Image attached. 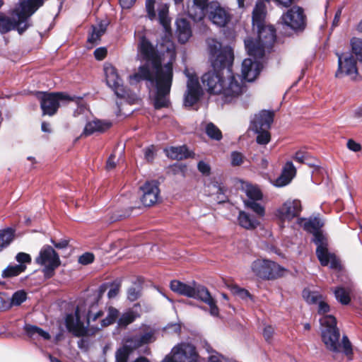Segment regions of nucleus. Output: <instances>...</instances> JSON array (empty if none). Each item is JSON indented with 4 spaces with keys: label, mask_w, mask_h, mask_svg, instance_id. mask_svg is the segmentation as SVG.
<instances>
[{
    "label": "nucleus",
    "mask_w": 362,
    "mask_h": 362,
    "mask_svg": "<svg viewBox=\"0 0 362 362\" xmlns=\"http://www.w3.org/2000/svg\"><path fill=\"white\" fill-rule=\"evenodd\" d=\"M137 48L138 56L146 62L139 67L137 72L129 76L131 82L133 81L136 83L141 81H155L156 94L154 107L160 109L168 107L169 94L173 81L172 62H168L162 66L160 57L156 47L144 35L139 36Z\"/></svg>",
    "instance_id": "obj_1"
},
{
    "label": "nucleus",
    "mask_w": 362,
    "mask_h": 362,
    "mask_svg": "<svg viewBox=\"0 0 362 362\" xmlns=\"http://www.w3.org/2000/svg\"><path fill=\"white\" fill-rule=\"evenodd\" d=\"M218 70L209 71L202 77L203 86L211 94L222 95L225 103H230L243 91V80L237 75L226 74Z\"/></svg>",
    "instance_id": "obj_2"
},
{
    "label": "nucleus",
    "mask_w": 362,
    "mask_h": 362,
    "mask_svg": "<svg viewBox=\"0 0 362 362\" xmlns=\"http://www.w3.org/2000/svg\"><path fill=\"white\" fill-rule=\"evenodd\" d=\"M45 0H19L18 4L10 11V16L0 13V33L16 30L19 34L30 25V16L42 6Z\"/></svg>",
    "instance_id": "obj_3"
},
{
    "label": "nucleus",
    "mask_w": 362,
    "mask_h": 362,
    "mask_svg": "<svg viewBox=\"0 0 362 362\" xmlns=\"http://www.w3.org/2000/svg\"><path fill=\"white\" fill-rule=\"evenodd\" d=\"M320 322L322 340L328 350L334 353L342 351L346 356L352 354L351 344L346 336H343L341 343L339 342L340 333L337 327V320L333 315H323Z\"/></svg>",
    "instance_id": "obj_4"
},
{
    "label": "nucleus",
    "mask_w": 362,
    "mask_h": 362,
    "mask_svg": "<svg viewBox=\"0 0 362 362\" xmlns=\"http://www.w3.org/2000/svg\"><path fill=\"white\" fill-rule=\"evenodd\" d=\"M170 286L171 290L175 293L205 303L210 308L211 315L218 316L219 311L216 302L205 286L194 282L192 285H189L177 280L171 281Z\"/></svg>",
    "instance_id": "obj_5"
},
{
    "label": "nucleus",
    "mask_w": 362,
    "mask_h": 362,
    "mask_svg": "<svg viewBox=\"0 0 362 362\" xmlns=\"http://www.w3.org/2000/svg\"><path fill=\"white\" fill-rule=\"evenodd\" d=\"M258 28V37L245 40V49L250 56L261 59L264 57L265 49L272 48L276 40V30L272 25H262Z\"/></svg>",
    "instance_id": "obj_6"
},
{
    "label": "nucleus",
    "mask_w": 362,
    "mask_h": 362,
    "mask_svg": "<svg viewBox=\"0 0 362 362\" xmlns=\"http://www.w3.org/2000/svg\"><path fill=\"white\" fill-rule=\"evenodd\" d=\"M65 325L69 332H71L74 336L77 337H82L78 341V347L84 351L89 349L90 341L86 337L94 334L88 328V326H84L83 322L81 320L78 308H76L75 316L72 314L66 315L65 317Z\"/></svg>",
    "instance_id": "obj_7"
},
{
    "label": "nucleus",
    "mask_w": 362,
    "mask_h": 362,
    "mask_svg": "<svg viewBox=\"0 0 362 362\" xmlns=\"http://www.w3.org/2000/svg\"><path fill=\"white\" fill-rule=\"evenodd\" d=\"M251 269L257 277L264 280H274L284 275V268L266 259H257L251 264Z\"/></svg>",
    "instance_id": "obj_8"
},
{
    "label": "nucleus",
    "mask_w": 362,
    "mask_h": 362,
    "mask_svg": "<svg viewBox=\"0 0 362 362\" xmlns=\"http://www.w3.org/2000/svg\"><path fill=\"white\" fill-rule=\"evenodd\" d=\"M312 241L317 246L316 255L320 264L325 267L330 264L332 269H337L339 266V262L335 255L328 251V240L322 230L313 235Z\"/></svg>",
    "instance_id": "obj_9"
},
{
    "label": "nucleus",
    "mask_w": 362,
    "mask_h": 362,
    "mask_svg": "<svg viewBox=\"0 0 362 362\" xmlns=\"http://www.w3.org/2000/svg\"><path fill=\"white\" fill-rule=\"evenodd\" d=\"M37 95L43 115L49 116L56 114L60 102L74 100L73 98L64 93L39 92Z\"/></svg>",
    "instance_id": "obj_10"
},
{
    "label": "nucleus",
    "mask_w": 362,
    "mask_h": 362,
    "mask_svg": "<svg viewBox=\"0 0 362 362\" xmlns=\"http://www.w3.org/2000/svg\"><path fill=\"white\" fill-rule=\"evenodd\" d=\"M36 262L45 266L43 273L46 278L54 275V270L60 265L59 255L49 245L44 246L40 251Z\"/></svg>",
    "instance_id": "obj_11"
},
{
    "label": "nucleus",
    "mask_w": 362,
    "mask_h": 362,
    "mask_svg": "<svg viewBox=\"0 0 362 362\" xmlns=\"http://www.w3.org/2000/svg\"><path fill=\"white\" fill-rule=\"evenodd\" d=\"M243 190L247 196V199L244 200L245 207L252 211L257 216L264 217L265 208L259 202L262 199L263 194L259 187L247 183L243 186Z\"/></svg>",
    "instance_id": "obj_12"
},
{
    "label": "nucleus",
    "mask_w": 362,
    "mask_h": 362,
    "mask_svg": "<svg viewBox=\"0 0 362 362\" xmlns=\"http://www.w3.org/2000/svg\"><path fill=\"white\" fill-rule=\"evenodd\" d=\"M284 25L289 27L293 30L304 29L306 24V16L303 9L294 6L284 13L281 18Z\"/></svg>",
    "instance_id": "obj_13"
},
{
    "label": "nucleus",
    "mask_w": 362,
    "mask_h": 362,
    "mask_svg": "<svg viewBox=\"0 0 362 362\" xmlns=\"http://www.w3.org/2000/svg\"><path fill=\"white\" fill-rule=\"evenodd\" d=\"M211 65L215 70L222 71L228 75H234L232 73V64L233 61V52L230 47H224L221 50L211 57Z\"/></svg>",
    "instance_id": "obj_14"
},
{
    "label": "nucleus",
    "mask_w": 362,
    "mask_h": 362,
    "mask_svg": "<svg viewBox=\"0 0 362 362\" xmlns=\"http://www.w3.org/2000/svg\"><path fill=\"white\" fill-rule=\"evenodd\" d=\"M337 55L338 69L335 74L336 77L341 78L345 75L350 76L353 81L361 80L355 58L351 54L345 57L338 54Z\"/></svg>",
    "instance_id": "obj_15"
},
{
    "label": "nucleus",
    "mask_w": 362,
    "mask_h": 362,
    "mask_svg": "<svg viewBox=\"0 0 362 362\" xmlns=\"http://www.w3.org/2000/svg\"><path fill=\"white\" fill-rule=\"evenodd\" d=\"M301 211V202L299 199H289L276 209L275 215L281 221H291L298 217Z\"/></svg>",
    "instance_id": "obj_16"
},
{
    "label": "nucleus",
    "mask_w": 362,
    "mask_h": 362,
    "mask_svg": "<svg viewBox=\"0 0 362 362\" xmlns=\"http://www.w3.org/2000/svg\"><path fill=\"white\" fill-rule=\"evenodd\" d=\"M104 71L107 85L114 91L115 94L118 98H125L127 90L123 86L122 80L119 78L115 67L112 64H105Z\"/></svg>",
    "instance_id": "obj_17"
},
{
    "label": "nucleus",
    "mask_w": 362,
    "mask_h": 362,
    "mask_svg": "<svg viewBox=\"0 0 362 362\" xmlns=\"http://www.w3.org/2000/svg\"><path fill=\"white\" fill-rule=\"evenodd\" d=\"M188 354L192 357L196 355L194 346L188 343H180L172 349L163 362H186Z\"/></svg>",
    "instance_id": "obj_18"
},
{
    "label": "nucleus",
    "mask_w": 362,
    "mask_h": 362,
    "mask_svg": "<svg viewBox=\"0 0 362 362\" xmlns=\"http://www.w3.org/2000/svg\"><path fill=\"white\" fill-rule=\"evenodd\" d=\"M187 88L184 104L185 106L192 107L199 101L202 93L198 78L194 76H188Z\"/></svg>",
    "instance_id": "obj_19"
},
{
    "label": "nucleus",
    "mask_w": 362,
    "mask_h": 362,
    "mask_svg": "<svg viewBox=\"0 0 362 362\" xmlns=\"http://www.w3.org/2000/svg\"><path fill=\"white\" fill-rule=\"evenodd\" d=\"M208 17L212 23L218 27L226 26L231 18L229 12L217 3L210 4Z\"/></svg>",
    "instance_id": "obj_20"
},
{
    "label": "nucleus",
    "mask_w": 362,
    "mask_h": 362,
    "mask_svg": "<svg viewBox=\"0 0 362 362\" xmlns=\"http://www.w3.org/2000/svg\"><path fill=\"white\" fill-rule=\"evenodd\" d=\"M141 190L143 192L141 201L144 206H151L158 202L160 191L157 182H146L141 187Z\"/></svg>",
    "instance_id": "obj_21"
},
{
    "label": "nucleus",
    "mask_w": 362,
    "mask_h": 362,
    "mask_svg": "<svg viewBox=\"0 0 362 362\" xmlns=\"http://www.w3.org/2000/svg\"><path fill=\"white\" fill-rule=\"evenodd\" d=\"M273 121V112L262 110L258 114L255 115L254 118L251 120V129L254 132L270 129Z\"/></svg>",
    "instance_id": "obj_22"
},
{
    "label": "nucleus",
    "mask_w": 362,
    "mask_h": 362,
    "mask_svg": "<svg viewBox=\"0 0 362 362\" xmlns=\"http://www.w3.org/2000/svg\"><path fill=\"white\" fill-rule=\"evenodd\" d=\"M260 73V64L250 58L245 59L242 63V76L247 81H253Z\"/></svg>",
    "instance_id": "obj_23"
},
{
    "label": "nucleus",
    "mask_w": 362,
    "mask_h": 362,
    "mask_svg": "<svg viewBox=\"0 0 362 362\" xmlns=\"http://www.w3.org/2000/svg\"><path fill=\"white\" fill-rule=\"evenodd\" d=\"M260 217L256 214H250L244 211H240L238 216V225L246 230H254L260 225Z\"/></svg>",
    "instance_id": "obj_24"
},
{
    "label": "nucleus",
    "mask_w": 362,
    "mask_h": 362,
    "mask_svg": "<svg viewBox=\"0 0 362 362\" xmlns=\"http://www.w3.org/2000/svg\"><path fill=\"white\" fill-rule=\"evenodd\" d=\"M296 173V168L291 161H288L282 170L281 175L276 179L274 185L278 187L288 185L294 177Z\"/></svg>",
    "instance_id": "obj_25"
},
{
    "label": "nucleus",
    "mask_w": 362,
    "mask_h": 362,
    "mask_svg": "<svg viewBox=\"0 0 362 362\" xmlns=\"http://www.w3.org/2000/svg\"><path fill=\"white\" fill-rule=\"evenodd\" d=\"M334 296L338 302L342 305H348L351 301V294L354 291V285L349 283L345 286H339L332 288Z\"/></svg>",
    "instance_id": "obj_26"
},
{
    "label": "nucleus",
    "mask_w": 362,
    "mask_h": 362,
    "mask_svg": "<svg viewBox=\"0 0 362 362\" xmlns=\"http://www.w3.org/2000/svg\"><path fill=\"white\" fill-rule=\"evenodd\" d=\"M176 33L178 41L185 44L192 36V29L188 21L185 18H179L176 21Z\"/></svg>",
    "instance_id": "obj_27"
},
{
    "label": "nucleus",
    "mask_w": 362,
    "mask_h": 362,
    "mask_svg": "<svg viewBox=\"0 0 362 362\" xmlns=\"http://www.w3.org/2000/svg\"><path fill=\"white\" fill-rule=\"evenodd\" d=\"M111 124L109 122L100 119L93 120L86 124L83 134L89 136L95 132H104L111 127Z\"/></svg>",
    "instance_id": "obj_28"
},
{
    "label": "nucleus",
    "mask_w": 362,
    "mask_h": 362,
    "mask_svg": "<svg viewBox=\"0 0 362 362\" xmlns=\"http://www.w3.org/2000/svg\"><path fill=\"white\" fill-rule=\"evenodd\" d=\"M154 332L153 330L144 332L141 335H136L129 338L127 343H129L134 349L142 346L144 344L152 342L154 340Z\"/></svg>",
    "instance_id": "obj_29"
},
{
    "label": "nucleus",
    "mask_w": 362,
    "mask_h": 362,
    "mask_svg": "<svg viewBox=\"0 0 362 362\" xmlns=\"http://www.w3.org/2000/svg\"><path fill=\"white\" fill-rule=\"evenodd\" d=\"M166 156L173 160H181L192 156V153L185 146H171L165 148Z\"/></svg>",
    "instance_id": "obj_30"
},
{
    "label": "nucleus",
    "mask_w": 362,
    "mask_h": 362,
    "mask_svg": "<svg viewBox=\"0 0 362 362\" xmlns=\"http://www.w3.org/2000/svg\"><path fill=\"white\" fill-rule=\"evenodd\" d=\"M298 223L303 226V229L312 233L313 235L322 231L321 228L323 226V223L318 218L309 219L298 218Z\"/></svg>",
    "instance_id": "obj_31"
},
{
    "label": "nucleus",
    "mask_w": 362,
    "mask_h": 362,
    "mask_svg": "<svg viewBox=\"0 0 362 362\" xmlns=\"http://www.w3.org/2000/svg\"><path fill=\"white\" fill-rule=\"evenodd\" d=\"M23 330L27 336L33 339L41 337L43 339L49 340L51 338L50 334L47 332L36 325L25 324L23 327Z\"/></svg>",
    "instance_id": "obj_32"
},
{
    "label": "nucleus",
    "mask_w": 362,
    "mask_h": 362,
    "mask_svg": "<svg viewBox=\"0 0 362 362\" xmlns=\"http://www.w3.org/2000/svg\"><path fill=\"white\" fill-rule=\"evenodd\" d=\"M207 8L204 5L192 2V5L187 6V14L194 21H201L205 17Z\"/></svg>",
    "instance_id": "obj_33"
},
{
    "label": "nucleus",
    "mask_w": 362,
    "mask_h": 362,
    "mask_svg": "<svg viewBox=\"0 0 362 362\" xmlns=\"http://www.w3.org/2000/svg\"><path fill=\"white\" fill-rule=\"evenodd\" d=\"M106 31V25L103 23H100L97 25L92 26V31L89 34L87 42L91 46L96 45L100 41L101 36Z\"/></svg>",
    "instance_id": "obj_34"
},
{
    "label": "nucleus",
    "mask_w": 362,
    "mask_h": 362,
    "mask_svg": "<svg viewBox=\"0 0 362 362\" xmlns=\"http://www.w3.org/2000/svg\"><path fill=\"white\" fill-rule=\"evenodd\" d=\"M139 317L140 315L137 311L133 309H129L123 313L120 316L118 320V325L121 327H125Z\"/></svg>",
    "instance_id": "obj_35"
},
{
    "label": "nucleus",
    "mask_w": 362,
    "mask_h": 362,
    "mask_svg": "<svg viewBox=\"0 0 362 362\" xmlns=\"http://www.w3.org/2000/svg\"><path fill=\"white\" fill-rule=\"evenodd\" d=\"M14 232V230L11 228L0 230V252L13 241Z\"/></svg>",
    "instance_id": "obj_36"
},
{
    "label": "nucleus",
    "mask_w": 362,
    "mask_h": 362,
    "mask_svg": "<svg viewBox=\"0 0 362 362\" xmlns=\"http://www.w3.org/2000/svg\"><path fill=\"white\" fill-rule=\"evenodd\" d=\"M25 269V264L8 265L4 270H3L1 276L3 278H11L16 276L23 272Z\"/></svg>",
    "instance_id": "obj_37"
},
{
    "label": "nucleus",
    "mask_w": 362,
    "mask_h": 362,
    "mask_svg": "<svg viewBox=\"0 0 362 362\" xmlns=\"http://www.w3.org/2000/svg\"><path fill=\"white\" fill-rule=\"evenodd\" d=\"M134 349L129 343H127L122 348L119 349L115 354L116 362H127L129 354Z\"/></svg>",
    "instance_id": "obj_38"
},
{
    "label": "nucleus",
    "mask_w": 362,
    "mask_h": 362,
    "mask_svg": "<svg viewBox=\"0 0 362 362\" xmlns=\"http://www.w3.org/2000/svg\"><path fill=\"white\" fill-rule=\"evenodd\" d=\"M350 45L352 52L356 55L358 60L362 63V39L354 37L350 40Z\"/></svg>",
    "instance_id": "obj_39"
},
{
    "label": "nucleus",
    "mask_w": 362,
    "mask_h": 362,
    "mask_svg": "<svg viewBox=\"0 0 362 362\" xmlns=\"http://www.w3.org/2000/svg\"><path fill=\"white\" fill-rule=\"evenodd\" d=\"M119 316V311L117 309L110 307L107 310V317L101 320V326L102 327H107L108 325H110L113 324L116 320L118 318Z\"/></svg>",
    "instance_id": "obj_40"
},
{
    "label": "nucleus",
    "mask_w": 362,
    "mask_h": 362,
    "mask_svg": "<svg viewBox=\"0 0 362 362\" xmlns=\"http://www.w3.org/2000/svg\"><path fill=\"white\" fill-rule=\"evenodd\" d=\"M205 131L208 136L211 139L220 141L222 139L221 130L211 122L206 124Z\"/></svg>",
    "instance_id": "obj_41"
},
{
    "label": "nucleus",
    "mask_w": 362,
    "mask_h": 362,
    "mask_svg": "<svg viewBox=\"0 0 362 362\" xmlns=\"http://www.w3.org/2000/svg\"><path fill=\"white\" fill-rule=\"evenodd\" d=\"M269 129H261L259 132H255L257 134L256 140L257 144L260 145H266L267 144L271 139V135L269 132Z\"/></svg>",
    "instance_id": "obj_42"
},
{
    "label": "nucleus",
    "mask_w": 362,
    "mask_h": 362,
    "mask_svg": "<svg viewBox=\"0 0 362 362\" xmlns=\"http://www.w3.org/2000/svg\"><path fill=\"white\" fill-rule=\"evenodd\" d=\"M208 48L210 54V59L211 57H214L219 50H221L223 47H221V44L214 39H209L207 40Z\"/></svg>",
    "instance_id": "obj_43"
},
{
    "label": "nucleus",
    "mask_w": 362,
    "mask_h": 362,
    "mask_svg": "<svg viewBox=\"0 0 362 362\" xmlns=\"http://www.w3.org/2000/svg\"><path fill=\"white\" fill-rule=\"evenodd\" d=\"M27 298V294L24 291H18L15 292L11 298V305H20Z\"/></svg>",
    "instance_id": "obj_44"
},
{
    "label": "nucleus",
    "mask_w": 362,
    "mask_h": 362,
    "mask_svg": "<svg viewBox=\"0 0 362 362\" xmlns=\"http://www.w3.org/2000/svg\"><path fill=\"white\" fill-rule=\"evenodd\" d=\"M264 13L258 7H256L252 12V23L253 25H257V28H260L263 25Z\"/></svg>",
    "instance_id": "obj_45"
},
{
    "label": "nucleus",
    "mask_w": 362,
    "mask_h": 362,
    "mask_svg": "<svg viewBox=\"0 0 362 362\" xmlns=\"http://www.w3.org/2000/svg\"><path fill=\"white\" fill-rule=\"evenodd\" d=\"M98 303H94L91 307L90 308V310L88 312L87 314V326L89 325V322L90 320L95 321L97 319L103 316V312L102 310L97 311L96 313H93L94 308L97 306Z\"/></svg>",
    "instance_id": "obj_46"
},
{
    "label": "nucleus",
    "mask_w": 362,
    "mask_h": 362,
    "mask_svg": "<svg viewBox=\"0 0 362 362\" xmlns=\"http://www.w3.org/2000/svg\"><path fill=\"white\" fill-rule=\"evenodd\" d=\"M98 303H94L91 307L90 308V310L88 312L87 314V326L89 325V322L90 320L95 321L97 319L103 316V312L102 310L97 311L96 313H93L94 308L97 306Z\"/></svg>",
    "instance_id": "obj_47"
},
{
    "label": "nucleus",
    "mask_w": 362,
    "mask_h": 362,
    "mask_svg": "<svg viewBox=\"0 0 362 362\" xmlns=\"http://www.w3.org/2000/svg\"><path fill=\"white\" fill-rule=\"evenodd\" d=\"M303 297L309 303H317L321 296L316 292H310L304 290L303 292Z\"/></svg>",
    "instance_id": "obj_48"
},
{
    "label": "nucleus",
    "mask_w": 362,
    "mask_h": 362,
    "mask_svg": "<svg viewBox=\"0 0 362 362\" xmlns=\"http://www.w3.org/2000/svg\"><path fill=\"white\" fill-rule=\"evenodd\" d=\"M168 8L163 5L158 9V18L160 24L166 26L168 24Z\"/></svg>",
    "instance_id": "obj_49"
},
{
    "label": "nucleus",
    "mask_w": 362,
    "mask_h": 362,
    "mask_svg": "<svg viewBox=\"0 0 362 362\" xmlns=\"http://www.w3.org/2000/svg\"><path fill=\"white\" fill-rule=\"evenodd\" d=\"M11 307V298L5 293H0V310H5Z\"/></svg>",
    "instance_id": "obj_50"
},
{
    "label": "nucleus",
    "mask_w": 362,
    "mask_h": 362,
    "mask_svg": "<svg viewBox=\"0 0 362 362\" xmlns=\"http://www.w3.org/2000/svg\"><path fill=\"white\" fill-rule=\"evenodd\" d=\"M156 1L155 0H146V9L148 13V17L151 20H153L156 17V11L154 9Z\"/></svg>",
    "instance_id": "obj_51"
},
{
    "label": "nucleus",
    "mask_w": 362,
    "mask_h": 362,
    "mask_svg": "<svg viewBox=\"0 0 362 362\" xmlns=\"http://www.w3.org/2000/svg\"><path fill=\"white\" fill-rule=\"evenodd\" d=\"M140 295L141 291L139 286H132L127 291V298L131 301H135L137 300L140 297Z\"/></svg>",
    "instance_id": "obj_52"
},
{
    "label": "nucleus",
    "mask_w": 362,
    "mask_h": 362,
    "mask_svg": "<svg viewBox=\"0 0 362 362\" xmlns=\"http://www.w3.org/2000/svg\"><path fill=\"white\" fill-rule=\"evenodd\" d=\"M243 156L241 153L233 151L231 153V165L238 166L243 163Z\"/></svg>",
    "instance_id": "obj_53"
},
{
    "label": "nucleus",
    "mask_w": 362,
    "mask_h": 362,
    "mask_svg": "<svg viewBox=\"0 0 362 362\" xmlns=\"http://www.w3.org/2000/svg\"><path fill=\"white\" fill-rule=\"evenodd\" d=\"M94 260V255L90 252H86L78 258V262L83 265H87L92 263Z\"/></svg>",
    "instance_id": "obj_54"
},
{
    "label": "nucleus",
    "mask_w": 362,
    "mask_h": 362,
    "mask_svg": "<svg viewBox=\"0 0 362 362\" xmlns=\"http://www.w3.org/2000/svg\"><path fill=\"white\" fill-rule=\"evenodd\" d=\"M293 158L299 163H305L308 159V153L304 151H297Z\"/></svg>",
    "instance_id": "obj_55"
},
{
    "label": "nucleus",
    "mask_w": 362,
    "mask_h": 362,
    "mask_svg": "<svg viewBox=\"0 0 362 362\" xmlns=\"http://www.w3.org/2000/svg\"><path fill=\"white\" fill-rule=\"evenodd\" d=\"M16 261L19 264H25V263H30L31 257L30 255L25 252H19L16 256Z\"/></svg>",
    "instance_id": "obj_56"
},
{
    "label": "nucleus",
    "mask_w": 362,
    "mask_h": 362,
    "mask_svg": "<svg viewBox=\"0 0 362 362\" xmlns=\"http://www.w3.org/2000/svg\"><path fill=\"white\" fill-rule=\"evenodd\" d=\"M197 168H198L199 171L204 175H209L210 174V172H211L210 165L207 163H206L203 160H201L198 163Z\"/></svg>",
    "instance_id": "obj_57"
},
{
    "label": "nucleus",
    "mask_w": 362,
    "mask_h": 362,
    "mask_svg": "<svg viewBox=\"0 0 362 362\" xmlns=\"http://www.w3.org/2000/svg\"><path fill=\"white\" fill-rule=\"evenodd\" d=\"M144 158L148 162H152L155 157V148L153 146H148L144 150Z\"/></svg>",
    "instance_id": "obj_58"
},
{
    "label": "nucleus",
    "mask_w": 362,
    "mask_h": 362,
    "mask_svg": "<svg viewBox=\"0 0 362 362\" xmlns=\"http://www.w3.org/2000/svg\"><path fill=\"white\" fill-rule=\"evenodd\" d=\"M120 284L119 283H113L111 285V288L107 293V296L109 298H113L117 296L119 291Z\"/></svg>",
    "instance_id": "obj_59"
},
{
    "label": "nucleus",
    "mask_w": 362,
    "mask_h": 362,
    "mask_svg": "<svg viewBox=\"0 0 362 362\" xmlns=\"http://www.w3.org/2000/svg\"><path fill=\"white\" fill-rule=\"evenodd\" d=\"M346 146L349 150L354 152H358L361 150V144L356 142L353 139L348 140Z\"/></svg>",
    "instance_id": "obj_60"
},
{
    "label": "nucleus",
    "mask_w": 362,
    "mask_h": 362,
    "mask_svg": "<svg viewBox=\"0 0 362 362\" xmlns=\"http://www.w3.org/2000/svg\"><path fill=\"white\" fill-rule=\"evenodd\" d=\"M318 313L324 315L329 311V305L323 300H319L318 302Z\"/></svg>",
    "instance_id": "obj_61"
},
{
    "label": "nucleus",
    "mask_w": 362,
    "mask_h": 362,
    "mask_svg": "<svg viewBox=\"0 0 362 362\" xmlns=\"http://www.w3.org/2000/svg\"><path fill=\"white\" fill-rule=\"evenodd\" d=\"M233 291L234 293L238 295L242 298H246L250 296V293L247 290L239 288L238 286H235L233 288Z\"/></svg>",
    "instance_id": "obj_62"
},
{
    "label": "nucleus",
    "mask_w": 362,
    "mask_h": 362,
    "mask_svg": "<svg viewBox=\"0 0 362 362\" xmlns=\"http://www.w3.org/2000/svg\"><path fill=\"white\" fill-rule=\"evenodd\" d=\"M106 54L107 49L105 47H99L94 51V56L98 60H103Z\"/></svg>",
    "instance_id": "obj_63"
},
{
    "label": "nucleus",
    "mask_w": 362,
    "mask_h": 362,
    "mask_svg": "<svg viewBox=\"0 0 362 362\" xmlns=\"http://www.w3.org/2000/svg\"><path fill=\"white\" fill-rule=\"evenodd\" d=\"M274 329L272 326H267L263 330V336L264 339L269 341L273 336Z\"/></svg>",
    "instance_id": "obj_64"
}]
</instances>
